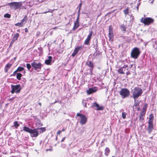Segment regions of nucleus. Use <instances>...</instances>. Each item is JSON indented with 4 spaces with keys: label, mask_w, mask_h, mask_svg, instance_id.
<instances>
[{
    "label": "nucleus",
    "mask_w": 157,
    "mask_h": 157,
    "mask_svg": "<svg viewBox=\"0 0 157 157\" xmlns=\"http://www.w3.org/2000/svg\"><path fill=\"white\" fill-rule=\"evenodd\" d=\"M143 91L142 89L140 87H136L134 88L132 91V97L136 101V100L142 94Z\"/></svg>",
    "instance_id": "1"
},
{
    "label": "nucleus",
    "mask_w": 157,
    "mask_h": 157,
    "mask_svg": "<svg viewBox=\"0 0 157 157\" xmlns=\"http://www.w3.org/2000/svg\"><path fill=\"white\" fill-rule=\"evenodd\" d=\"M141 52L139 48L135 47L132 50L131 56L132 58L135 59H137L140 54Z\"/></svg>",
    "instance_id": "2"
},
{
    "label": "nucleus",
    "mask_w": 157,
    "mask_h": 157,
    "mask_svg": "<svg viewBox=\"0 0 157 157\" xmlns=\"http://www.w3.org/2000/svg\"><path fill=\"white\" fill-rule=\"evenodd\" d=\"M8 5L11 9L17 10L21 9L22 6V3L21 2H13L8 3Z\"/></svg>",
    "instance_id": "3"
},
{
    "label": "nucleus",
    "mask_w": 157,
    "mask_h": 157,
    "mask_svg": "<svg viewBox=\"0 0 157 157\" xmlns=\"http://www.w3.org/2000/svg\"><path fill=\"white\" fill-rule=\"evenodd\" d=\"M129 67L127 64H125L123 66L121 67L118 70L119 73L121 74H125L126 73L127 75L130 74V73L128 71Z\"/></svg>",
    "instance_id": "4"
},
{
    "label": "nucleus",
    "mask_w": 157,
    "mask_h": 157,
    "mask_svg": "<svg viewBox=\"0 0 157 157\" xmlns=\"http://www.w3.org/2000/svg\"><path fill=\"white\" fill-rule=\"evenodd\" d=\"M11 90L10 91L12 94H13L14 93L18 94L20 93L21 89L20 84L16 85H11Z\"/></svg>",
    "instance_id": "5"
},
{
    "label": "nucleus",
    "mask_w": 157,
    "mask_h": 157,
    "mask_svg": "<svg viewBox=\"0 0 157 157\" xmlns=\"http://www.w3.org/2000/svg\"><path fill=\"white\" fill-rule=\"evenodd\" d=\"M154 21V19L151 17H147L145 18L142 17L140 19L141 22L143 23L145 25H147L152 24Z\"/></svg>",
    "instance_id": "6"
},
{
    "label": "nucleus",
    "mask_w": 157,
    "mask_h": 157,
    "mask_svg": "<svg viewBox=\"0 0 157 157\" xmlns=\"http://www.w3.org/2000/svg\"><path fill=\"white\" fill-rule=\"evenodd\" d=\"M32 66L35 70L40 71L42 68L43 65L40 63H37L36 61L34 60L31 63Z\"/></svg>",
    "instance_id": "7"
},
{
    "label": "nucleus",
    "mask_w": 157,
    "mask_h": 157,
    "mask_svg": "<svg viewBox=\"0 0 157 157\" xmlns=\"http://www.w3.org/2000/svg\"><path fill=\"white\" fill-rule=\"evenodd\" d=\"M129 93V90L126 88H122L120 92V94L122 96V98H124L128 96Z\"/></svg>",
    "instance_id": "8"
},
{
    "label": "nucleus",
    "mask_w": 157,
    "mask_h": 157,
    "mask_svg": "<svg viewBox=\"0 0 157 157\" xmlns=\"http://www.w3.org/2000/svg\"><path fill=\"white\" fill-rule=\"evenodd\" d=\"M76 117H80V123L82 125H84L86 124L87 118L85 115L81 113H78L76 115Z\"/></svg>",
    "instance_id": "9"
},
{
    "label": "nucleus",
    "mask_w": 157,
    "mask_h": 157,
    "mask_svg": "<svg viewBox=\"0 0 157 157\" xmlns=\"http://www.w3.org/2000/svg\"><path fill=\"white\" fill-rule=\"evenodd\" d=\"M92 107L96 110H102L104 109V107L102 105L100 106L97 103H94L92 104Z\"/></svg>",
    "instance_id": "10"
},
{
    "label": "nucleus",
    "mask_w": 157,
    "mask_h": 157,
    "mask_svg": "<svg viewBox=\"0 0 157 157\" xmlns=\"http://www.w3.org/2000/svg\"><path fill=\"white\" fill-rule=\"evenodd\" d=\"M38 129L36 128L31 129L30 133L31 136L32 137H36L39 134Z\"/></svg>",
    "instance_id": "11"
},
{
    "label": "nucleus",
    "mask_w": 157,
    "mask_h": 157,
    "mask_svg": "<svg viewBox=\"0 0 157 157\" xmlns=\"http://www.w3.org/2000/svg\"><path fill=\"white\" fill-rule=\"evenodd\" d=\"M93 32L92 31L90 32L89 34L88 35L87 37L85 40L84 44L86 45H89L90 44L89 42L91 39Z\"/></svg>",
    "instance_id": "12"
},
{
    "label": "nucleus",
    "mask_w": 157,
    "mask_h": 157,
    "mask_svg": "<svg viewBox=\"0 0 157 157\" xmlns=\"http://www.w3.org/2000/svg\"><path fill=\"white\" fill-rule=\"evenodd\" d=\"M97 91V87H94L92 88H89V89L86 91V92L88 94H90L92 93L96 92Z\"/></svg>",
    "instance_id": "13"
},
{
    "label": "nucleus",
    "mask_w": 157,
    "mask_h": 157,
    "mask_svg": "<svg viewBox=\"0 0 157 157\" xmlns=\"http://www.w3.org/2000/svg\"><path fill=\"white\" fill-rule=\"evenodd\" d=\"M82 48V46H79L76 48L72 54L71 56L73 57H74L78 52Z\"/></svg>",
    "instance_id": "14"
},
{
    "label": "nucleus",
    "mask_w": 157,
    "mask_h": 157,
    "mask_svg": "<svg viewBox=\"0 0 157 157\" xmlns=\"http://www.w3.org/2000/svg\"><path fill=\"white\" fill-rule=\"evenodd\" d=\"M149 124L147 130L148 133L150 134L151 132L153 127V123L148 122Z\"/></svg>",
    "instance_id": "15"
},
{
    "label": "nucleus",
    "mask_w": 157,
    "mask_h": 157,
    "mask_svg": "<svg viewBox=\"0 0 157 157\" xmlns=\"http://www.w3.org/2000/svg\"><path fill=\"white\" fill-rule=\"evenodd\" d=\"M19 35L18 33H17L15 34L12 40L11 41V44H13L15 41L17 39V38L19 37Z\"/></svg>",
    "instance_id": "16"
},
{
    "label": "nucleus",
    "mask_w": 157,
    "mask_h": 157,
    "mask_svg": "<svg viewBox=\"0 0 157 157\" xmlns=\"http://www.w3.org/2000/svg\"><path fill=\"white\" fill-rule=\"evenodd\" d=\"M52 59V57L51 56H49L48 59H46L45 61V63L47 65H49L51 63Z\"/></svg>",
    "instance_id": "17"
},
{
    "label": "nucleus",
    "mask_w": 157,
    "mask_h": 157,
    "mask_svg": "<svg viewBox=\"0 0 157 157\" xmlns=\"http://www.w3.org/2000/svg\"><path fill=\"white\" fill-rule=\"evenodd\" d=\"M86 64L90 68V70L93 69L94 67V65L91 61H88L87 62Z\"/></svg>",
    "instance_id": "18"
},
{
    "label": "nucleus",
    "mask_w": 157,
    "mask_h": 157,
    "mask_svg": "<svg viewBox=\"0 0 157 157\" xmlns=\"http://www.w3.org/2000/svg\"><path fill=\"white\" fill-rule=\"evenodd\" d=\"M27 16H25L23 19L21 20V22L22 23V24L24 25L27 22Z\"/></svg>",
    "instance_id": "19"
},
{
    "label": "nucleus",
    "mask_w": 157,
    "mask_h": 157,
    "mask_svg": "<svg viewBox=\"0 0 157 157\" xmlns=\"http://www.w3.org/2000/svg\"><path fill=\"white\" fill-rule=\"evenodd\" d=\"M31 129H32L30 128L29 127L25 126V127H23V130L24 131H25L27 132L30 133Z\"/></svg>",
    "instance_id": "20"
},
{
    "label": "nucleus",
    "mask_w": 157,
    "mask_h": 157,
    "mask_svg": "<svg viewBox=\"0 0 157 157\" xmlns=\"http://www.w3.org/2000/svg\"><path fill=\"white\" fill-rule=\"evenodd\" d=\"M110 151L109 148L106 147L105 150V154L106 156H108Z\"/></svg>",
    "instance_id": "21"
},
{
    "label": "nucleus",
    "mask_w": 157,
    "mask_h": 157,
    "mask_svg": "<svg viewBox=\"0 0 157 157\" xmlns=\"http://www.w3.org/2000/svg\"><path fill=\"white\" fill-rule=\"evenodd\" d=\"M154 119L153 114L152 113L149 116V120L148 122L153 123V121Z\"/></svg>",
    "instance_id": "22"
},
{
    "label": "nucleus",
    "mask_w": 157,
    "mask_h": 157,
    "mask_svg": "<svg viewBox=\"0 0 157 157\" xmlns=\"http://www.w3.org/2000/svg\"><path fill=\"white\" fill-rule=\"evenodd\" d=\"M79 26V23L74 22V27L73 29V30L77 29Z\"/></svg>",
    "instance_id": "23"
},
{
    "label": "nucleus",
    "mask_w": 157,
    "mask_h": 157,
    "mask_svg": "<svg viewBox=\"0 0 157 157\" xmlns=\"http://www.w3.org/2000/svg\"><path fill=\"white\" fill-rule=\"evenodd\" d=\"M37 128L38 129V131L39 132H40V133L41 132H44L46 131V129L44 127H41L40 128Z\"/></svg>",
    "instance_id": "24"
},
{
    "label": "nucleus",
    "mask_w": 157,
    "mask_h": 157,
    "mask_svg": "<svg viewBox=\"0 0 157 157\" xmlns=\"http://www.w3.org/2000/svg\"><path fill=\"white\" fill-rule=\"evenodd\" d=\"M120 29L124 33L126 31V27L124 24L120 26Z\"/></svg>",
    "instance_id": "25"
},
{
    "label": "nucleus",
    "mask_w": 157,
    "mask_h": 157,
    "mask_svg": "<svg viewBox=\"0 0 157 157\" xmlns=\"http://www.w3.org/2000/svg\"><path fill=\"white\" fill-rule=\"evenodd\" d=\"M22 76V75L20 73H17V74L16 78H17L18 80H20L21 79V77Z\"/></svg>",
    "instance_id": "26"
},
{
    "label": "nucleus",
    "mask_w": 157,
    "mask_h": 157,
    "mask_svg": "<svg viewBox=\"0 0 157 157\" xmlns=\"http://www.w3.org/2000/svg\"><path fill=\"white\" fill-rule=\"evenodd\" d=\"M14 126L16 128H17L19 126V124H18L17 121H14L13 124Z\"/></svg>",
    "instance_id": "27"
},
{
    "label": "nucleus",
    "mask_w": 157,
    "mask_h": 157,
    "mask_svg": "<svg viewBox=\"0 0 157 157\" xmlns=\"http://www.w3.org/2000/svg\"><path fill=\"white\" fill-rule=\"evenodd\" d=\"M24 70V68L21 67H18L17 69L16 70L17 72L21 71Z\"/></svg>",
    "instance_id": "28"
},
{
    "label": "nucleus",
    "mask_w": 157,
    "mask_h": 157,
    "mask_svg": "<svg viewBox=\"0 0 157 157\" xmlns=\"http://www.w3.org/2000/svg\"><path fill=\"white\" fill-rule=\"evenodd\" d=\"M147 104L146 103H145L144 104V106L142 110L144 111H145L146 112V111L147 110Z\"/></svg>",
    "instance_id": "29"
},
{
    "label": "nucleus",
    "mask_w": 157,
    "mask_h": 157,
    "mask_svg": "<svg viewBox=\"0 0 157 157\" xmlns=\"http://www.w3.org/2000/svg\"><path fill=\"white\" fill-rule=\"evenodd\" d=\"M146 111H142L140 114V119L141 118V117H143L145 114Z\"/></svg>",
    "instance_id": "30"
},
{
    "label": "nucleus",
    "mask_w": 157,
    "mask_h": 157,
    "mask_svg": "<svg viewBox=\"0 0 157 157\" xmlns=\"http://www.w3.org/2000/svg\"><path fill=\"white\" fill-rule=\"evenodd\" d=\"M10 15L8 13L5 14L4 15V17L5 18H10Z\"/></svg>",
    "instance_id": "31"
},
{
    "label": "nucleus",
    "mask_w": 157,
    "mask_h": 157,
    "mask_svg": "<svg viewBox=\"0 0 157 157\" xmlns=\"http://www.w3.org/2000/svg\"><path fill=\"white\" fill-rule=\"evenodd\" d=\"M22 23L21 22L20 23H17L15 24V26H20L22 27L23 26V25L22 24Z\"/></svg>",
    "instance_id": "32"
},
{
    "label": "nucleus",
    "mask_w": 157,
    "mask_h": 157,
    "mask_svg": "<svg viewBox=\"0 0 157 157\" xmlns=\"http://www.w3.org/2000/svg\"><path fill=\"white\" fill-rule=\"evenodd\" d=\"M78 16L77 19H76V20L75 21V22L79 23L78 19H79V16L80 10L78 11Z\"/></svg>",
    "instance_id": "33"
},
{
    "label": "nucleus",
    "mask_w": 157,
    "mask_h": 157,
    "mask_svg": "<svg viewBox=\"0 0 157 157\" xmlns=\"http://www.w3.org/2000/svg\"><path fill=\"white\" fill-rule=\"evenodd\" d=\"M126 113L125 112H123L122 113V117L123 119H124L126 118Z\"/></svg>",
    "instance_id": "34"
},
{
    "label": "nucleus",
    "mask_w": 157,
    "mask_h": 157,
    "mask_svg": "<svg viewBox=\"0 0 157 157\" xmlns=\"http://www.w3.org/2000/svg\"><path fill=\"white\" fill-rule=\"evenodd\" d=\"M110 35H111V36H113V34L112 33V30H110V27H109V35L110 36Z\"/></svg>",
    "instance_id": "35"
},
{
    "label": "nucleus",
    "mask_w": 157,
    "mask_h": 157,
    "mask_svg": "<svg viewBox=\"0 0 157 157\" xmlns=\"http://www.w3.org/2000/svg\"><path fill=\"white\" fill-rule=\"evenodd\" d=\"M26 67L29 70L31 68V65L29 63H27L26 64Z\"/></svg>",
    "instance_id": "36"
},
{
    "label": "nucleus",
    "mask_w": 157,
    "mask_h": 157,
    "mask_svg": "<svg viewBox=\"0 0 157 157\" xmlns=\"http://www.w3.org/2000/svg\"><path fill=\"white\" fill-rule=\"evenodd\" d=\"M11 65H12L11 64H10L9 63H8L6 65V67H7L8 68H8H10V67H11Z\"/></svg>",
    "instance_id": "37"
},
{
    "label": "nucleus",
    "mask_w": 157,
    "mask_h": 157,
    "mask_svg": "<svg viewBox=\"0 0 157 157\" xmlns=\"http://www.w3.org/2000/svg\"><path fill=\"white\" fill-rule=\"evenodd\" d=\"M134 101V105L135 106H137L139 105V102H136V101Z\"/></svg>",
    "instance_id": "38"
},
{
    "label": "nucleus",
    "mask_w": 157,
    "mask_h": 157,
    "mask_svg": "<svg viewBox=\"0 0 157 157\" xmlns=\"http://www.w3.org/2000/svg\"><path fill=\"white\" fill-rule=\"evenodd\" d=\"M17 72V71L16 70L13 72V74L11 75V76H15Z\"/></svg>",
    "instance_id": "39"
},
{
    "label": "nucleus",
    "mask_w": 157,
    "mask_h": 157,
    "mask_svg": "<svg viewBox=\"0 0 157 157\" xmlns=\"http://www.w3.org/2000/svg\"><path fill=\"white\" fill-rule=\"evenodd\" d=\"M14 98V97H13L10 98H9L7 100L9 101H13Z\"/></svg>",
    "instance_id": "40"
},
{
    "label": "nucleus",
    "mask_w": 157,
    "mask_h": 157,
    "mask_svg": "<svg viewBox=\"0 0 157 157\" xmlns=\"http://www.w3.org/2000/svg\"><path fill=\"white\" fill-rule=\"evenodd\" d=\"M21 81L23 82V83H25L26 81V79L24 78H22L21 79Z\"/></svg>",
    "instance_id": "41"
},
{
    "label": "nucleus",
    "mask_w": 157,
    "mask_h": 157,
    "mask_svg": "<svg viewBox=\"0 0 157 157\" xmlns=\"http://www.w3.org/2000/svg\"><path fill=\"white\" fill-rule=\"evenodd\" d=\"M82 6V3L81 2L79 4V7H78L77 8H78V10H80L81 8V6Z\"/></svg>",
    "instance_id": "42"
},
{
    "label": "nucleus",
    "mask_w": 157,
    "mask_h": 157,
    "mask_svg": "<svg viewBox=\"0 0 157 157\" xmlns=\"http://www.w3.org/2000/svg\"><path fill=\"white\" fill-rule=\"evenodd\" d=\"M85 128L84 127H83L82 128V130L80 131V132L81 133H82L83 132L85 131Z\"/></svg>",
    "instance_id": "43"
},
{
    "label": "nucleus",
    "mask_w": 157,
    "mask_h": 157,
    "mask_svg": "<svg viewBox=\"0 0 157 157\" xmlns=\"http://www.w3.org/2000/svg\"><path fill=\"white\" fill-rule=\"evenodd\" d=\"M124 13L125 14H127L128 13V10H124Z\"/></svg>",
    "instance_id": "44"
},
{
    "label": "nucleus",
    "mask_w": 157,
    "mask_h": 157,
    "mask_svg": "<svg viewBox=\"0 0 157 157\" xmlns=\"http://www.w3.org/2000/svg\"><path fill=\"white\" fill-rule=\"evenodd\" d=\"M62 131H60V130H58L57 133V135H59L61 132Z\"/></svg>",
    "instance_id": "45"
},
{
    "label": "nucleus",
    "mask_w": 157,
    "mask_h": 157,
    "mask_svg": "<svg viewBox=\"0 0 157 157\" xmlns=\"http://www.w3.org/2000/svg\"><path fill=\"white\" fill-rule=\"evenodd\" d=\"M65 137H63V138H62V140H61V142L63 141H64V140H65Z\"/></svg>",
    "instance_id": "46"
},
{
    "label": "nucleus",
    "mask_w": 157,
    "mask_h": 157,
    "mask_svg": "<svg viewBox=\"0 0 157 157\" xmlns=\"http://www.w3.org/2000/svg\"><path fill=\"white\" fill-rule=\"evenodd\" d=\"M65 129L64 128H63L60 131H62V132H63V131H65Z\"/></svg>",
    "instance_id": "47"
},
{
    "label": "nucleus",
    "mask_w": 157,
    "mask_h": 157,
    "mask_svg": "<svg viewBox=\"0 0 157 157\" xmlns=\"http://www.w3.org/2000/svg\"><path fill=\"white\" fill-rule=\"evenodd\" d=\"M62 147L64 148L65 147V146L64 145H62Z\"/></svg>",
    "instance_id": "48"
},
{
    "label": "nucleus",
    "mask_w": 157,
    "mask_h": 157,
    "mask_svg": "<svg viewBox=\"0 0 157 157\" xmlns=\"http://www.w3.org/2000/svg\"><path fill=\"white\" fill-rule=\"evenodd\" d=\"M109 36L110 39H111L113 37L111 36V35H110V36L109 35Z\"/></svg>",
    "instance_id": "49"
},
{
    "label": "nucleus",
    "mask_w": 157,
    "mask_h": 157,
    "mask_svg": "<svg viewBox=\"0 0 157 157\" xmlns=\"http://www.w3.org/2000/svg\"><path fill=\"white\" fill-rule=\"evenodd\" d=\"M57 102V101H55L54 103H52V104H55Z\"/></svg>",
    "instance_id": "50"
},
{
    "label": "nucleus",
    "mask_w": 157,
    "mask_h": 157,
    "mask_svg": "<svg viewBox=\"0 0 157 157\" xmlns=\"http://www.w3.org/2000/svg\"><path fill=\"white\" fill-rule=\"evenodd\" d=\"M141 117V118L140 119V120H144V118H143V117Z\"/></svg>",
    "instance_id": "51"
},
{
    "label": "nucleus",
    "mask_w": 157,
    "mask_h": 157,
    "mask_svg": "<svg viewBox=\"0 0 157 157\" xmlns=\"http://www.w3.org/2000/svg\"><path fill=\"white\" fill-rule=\"evenodd\" d=\"M39 104L41 106V103L40 102L39 103Z\"/></svg>",
    "instance_id": "52"
},
{
    "label": "nucleus",
    "mask_w": 157,
    "mask_h": 157,
    "mask_svg": "<svg viewBox=\"0 0 157 157\" xmlns=\"http://www.w3.org/2000/svg\"><path fill=\"white\" fill-rule=\"evenodd\" d=\"M13 44H11V42L10 44V47L11 46V45H12Z\"/></svg>",
    "instance_id": "53"
},
{
    "label": "nucleus",
    "mask_w": 157,
    "mask_h": 157,
    "mask_svg": "<svg viewBox=\"0 0 157 157\" xmlns=\"http://www.w3.org/2000/svg\"><path fill=\"white\" fill-rule=\"evenodd\" d=\"M43 12L42 13H46L47 12Z\"/></svg>",
    "instance_id": "54"
},
{
    "label": "nucleus",
    "mask_w": 157,
    "mask_h": 157,
    "mask_svg": "<svg viewBox=\"0 0 157 157\" xmlns=\"http://www.w3.org/2000/svg\"><path fill=\"white\" fill-rule=\"evenodd\" d=\"M5 70H6V71H7L8 70V69H5Z\"/></svg>",
    "instance_id": "55"
},
{
    "label": "nucleus",
    "mask_w": 157,
    "mask_h": 157,
    "mask_svg": "<svg viewBox=\"0 0 157 157\" xmlns=\"http://www.w3.org/2000/svg\"><path fill=\"white\" fill-rule=\"evenodd\" d=\"M136 8H137V9L138 10V6H136Z\"/></svg>",
    "instance_id": "56"
},
{
    "label": "nucleus",
    "mask_w": 157,
    "mask_h": 157,
    "mask_svg": "<svg viewBox=\"0 0 157 157\" xmlns=\"http://www.w3.org/2000/svg\"><path fill=\"white\" fill-rule=\"evenodd\" d=\"M61 101H60L59 102V103H61Z\"/></svg>",
    "instance_id": "57"
},
{
    "label": "nucleus",
    "mask_w": 157,
    "mask_h": 157,
    "mask_svg": "<svg viewBox=\"0 0 157 157\" xmlns=\"http://www.w3.org/2000/svg\"><path fill=\"white\" fill-rule=\"evenodd\" d=\"M8 105V103H7L6 104V105Z\"/></svg>",
    "instance_id": "58"
},
{
    "label": "nucleus",
    "mask_w": 157,
    "mask_h": 157,
    "mask_svg": "<svg viewBox=\"0 0 157 157\" xmlns=\"http://www.w3.org/2000/svg\"><path fill=\"white\" fill-rule=\"evenodd\" d=\"M25 32H27L28 31H27L26 30L25 31Z\"/></svg>",
    "instance_id": "59"
},
{
    "label": "nucleus",
    "mask_w": 157,
    "mask_h": 157,
    "mask_svg": "<svg viewBox=\"0 0 157 157\" xmlns=\"http://www.w3.org/2000/svg\"><path fill=\"white\" fill-rule=\"evenodd\" d=\"M110 27V30H112V29L110 28L111 27Z\"/></svg>",
    "instance_id": "60"
},
{
    "label": "nucleus",
    "mask_w": 157,
    "mask_h": 157,
    "mask_svg": "<svg viewBox=\"0 0 157 157\" xmlns=\"http://www.w3.org/2000/svg\"><path fill=\"white\" fill-rule=\"evenodd\" d=\"M2 144H0V146H2Z\"/></svg>",
    "instance_id": "61"
},
{
    "label": "nucleus",
    "mask_w": 157,
    "mask_h": 157,
    "mask_svg": "<svg viewBox=\"0 0 157 157\" xmlns=\"http://www.w3.org/2000/svg\"><path fill=\"white\" fill-rule=\"evenodd\" d=\"M112 157H115L114 156H112Z\"/></svg>",
    "instance_id": "62"
},
{
    "label": "nucleus",
    "mask_w": 157,
    "mask_h": 157,
    "mask_svg": "<svg viewBox=\"0 0 157 157\" xmlns=\"http://www.w3.org/2000/svg\"><path fill=\"white\" fill-rule=\"evenodd\" d=\"M17 31H19V30H17Z\"/></svg>",
    "instance_id": "63"
},
{
    "label": "nucleus",
    "mask_w": 157,
    "mask_h": 157,
    "mask_svg": "<svg viewBox=\"0 0 157 157\" xmlns=\"http://www.w3.org/2000/svg\"><path fill=\"white\" fill-rule=\"evenodd\" d=\"M126 10H128V9H126Z\"/></svg>",
    "instance_id": "64"
}]
</instances>
